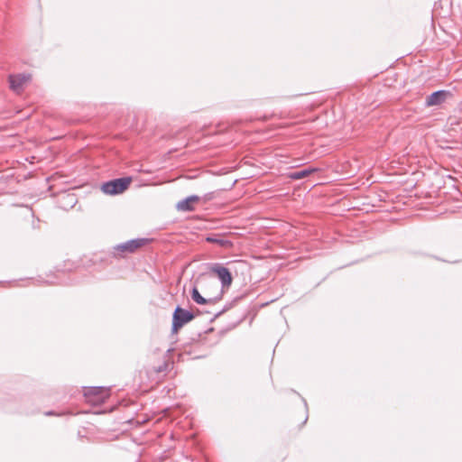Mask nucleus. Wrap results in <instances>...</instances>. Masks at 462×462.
I'll return each mask as SVG.
<instances>
[{
    "label": "nucleus",
    "instance_id": "nucleus-5",
    "mask_svg": "<svg viewBox=\"0 0 462 462\" xmlns=\"http://www.w3.org/2000/svg\"><path fill=\"white\" fill-rule=\"evenodd\" d=\"M204 293L206 297H203L197 287H193L191 291V298L198 304H216L223 298V291H219L217 295H213L210 291L205 288Z\"/></svg>",
    "mask_w": 462,
    "mask_h": 462
},
{
    "label": "nucleus",
    "instance_id": "nucleus-11",
    "mask_svg": "<svg viewBox=\"0 0 462 462\" xmlns=\"http://www.w3.org/2000/svg\"><path fill=\"white\" fill-rule=\"evenodd\" d=\"M205 240L208 243L218 245L223 248H230L233 245L231 241L221 237L219 235L208 236Z\"/></svg>",
    "mask_w": 462,
    "mask_h": 462
},
{
    "label": "nucleus",
    "instance_id": "nucleus-13",
    "mask_svg": "<svg viewBox=\"0 0 462 462\" xmlns=\"http://www.w3.org/2000/svg\"><path fill=\"white\" fill-rule=\"evenodd\" d=\"M75 269H76V266H75L74 263H72L70 261H67L64 263L63 267L57 266L56 271L58 273H65L73 272Z\"/></svg>",
    "mask_w": 462,
    "mask_h": 462
},
{
    "label": "nucleus",
    "instance_id": "nucleus-19",
    "mask_svg": "<svg viewBox=\"0 0 462 462\" xmlns=\"http://www.w3.org/2000/svg\"><path fill=\"white\" fill-rule=\"evenodd\" d=\"M291 394L299 398L295 392H292Z\"/></svg>",
    "mask_w": 462,
    "mask_h": 462
},
{
    "label": "nucleus",
    "instance_id": "nucleus-12",
    "mask_svg": "<svg viewBox=\"0 0 462 462\" xmlns=\"http://www.w3.org/2000/svg\"><path fill=\"white\" fill-rule=\"evenodd\" d=\"M316 171H318V169L316 168H308L300 171H295L289 174V178L291 180H301Z\"/></svg>",
    "mask_w": 462,
    "mask_h": 462
},
{
    "label": "nucleus",
    "instance_id": "nucleus-2",
    "mask_svg": "<svg viewBox=\"0 0 462 462\" xmlns=\"http://www.w3.org/2000/svg\"><path fill=\"white\" fill-rule=\"evenodd\" d=\"M82 392L86 402L91 405L104 403L111 394L110 387L104 386H84Z\"/></svg>",
    "mask_w": 462,
    "mask_h": 462
},
{
    "label": "nucleus",
    "instance_id": "nucleus-6",
    "mask_svg": "<svg viewBox=\"0 0 462 462\" xmlns=\"http://www.w3.org/2000/svg\"><path fill=\"white\" fill-rule=\"evenodd\" d=\"M32 76L30 74H14L9 76L8 82L12 90L20 92L23 90V86L30 82Z\"/></svg>",
    "mask_w": 462,
    "mask_h": 462
},
{
    "label": "nucleus",
    "instance_id": "nucleus-7",
    "mask_svg": "<svg viewBox=\"0 0 462 462\" xmlns=\"http://www.w3.org/2000/svg\"><path fill=\"white\" fill-rule=\"evenodd\" d=\"M212 272L217 274V278L221 282V289L224 291L225 288H228L233 281L232 274L228 268L224 267L220 264H216L212 268Z\"/></svg>",
    "mask_w": 462,
    "mask_h": 462
},
{
    "label": "nucleus",
    "instance_id": "nucleus-16",
    "mask_svg": "<svg viewBox=\"0 0 462 462\" xmlns=\"http://www.w3.org/2000/svg\"><path fill=\"white\" fill-rule=\"evenodd\" d=\"M303 408H304L305 411H304V414H303L302 420H301V422H300L301 424H305V423H306V421H307V420H308L306 405H304V407H303Z\"/></svg>",
    "mask_w": 462,
    "mask_h": 462
},
{
    "label": "nucleus",
    "instance_id": "nucleus-1",
    "mask_svg": "<svg viewBox=\"0 0 462 462\" xmlns=\"http://www.w3.org/2000/svg\"><path fill=\"white\" fill-rule=\"evenodd\" d=\"M152 238L140 237L128 240L113 247L111 255L114 258H125L130 254H134L140 248L152 242Z\"/></svg>",
    "mask_w": 462,
    "mask_h": 462
},
{
    "label": "nucleus",
    "instance_id": "nucleus-10",
    "mask_svg": "<svg viewBox=\"0 0 462 462\" xmlns=\"http://www.w3.org/2000/svg\"><path fill=\"white\" fill-rule=\"evenodd\" d=\"M200 197L197 195H191L178 202L176 208L180 211H193L195 209L193 203L199 202Z\"/></svg>",
    "mask_w": 462,
    "mask_h": 462
},
{
    "label": "nucleus",
    "instance_id": "nucleus-15",
    "mask_svg": "<svg viewBox=\"0 0 462 462\" xmlns=\"http://www.w3.org/2000/svg\"><path fill=\"white\" fill-rule=\"evenodd\" d=\"M167 364L164 362L162 365H159L157 368H154L156 373L163 372L167 369Z\"/></svg>",
    "mask_w": 462,
    "mask_h": 462
},
{
    "label": "nucleus",
    "instance_id": "nucleus-17",
    "mask_svg": "<svg viewBox=\"0 0 462 462\" xmlns=\"http://www.w3.org/2000/svg\"><path fill=\"white\" fill-rule=\"evenodd\" d=\"M229 309V307H225L221 311L217 312L216 315H215V318H217L219 317L222 313H224L226 310H227Z\"/></svg>",
    "mask_w": 462,
    "mask_h": 462
},
{
    "label": "nucleus",
    "instance_id": "nucleus-8",
    "mask_svg": "<svg viewBox=\"0 0 462 462\" xmlns=\"http://www.w3.org/2000/svg\"><path fill=\"white\" fill-rule=\"evenodd\" d=\"M449 95V91L447 90L435 91L426 97L425 105L427 106H439L444 103Z\"/></svg>",
    "mask_w": 462,
    "mask_h": 462
},
{
    "label": "nucleus",
    "instance_id": "nucleus-4",
    "mask_svg": "<svg viewBox=\"0 0 462 462\" xmlns=\"http://www.w3.org/2000/svg\"><path fill=\"white\" fill-rule=\"evenodd\" d=\"M132 182L131 177H123L106 181L102 185V191L108 195H117L128 189Z\"/></svg>",
    "mask_w": 462,
    "mask_h": 462
},
{
    "label": "nucleus",
    "instance_id": "nucleus-20",
    "mask_svg": "<svg viewBox=\"0 0 462 462\" xmlns=\"http://www.w3.org/2000/svg\"><path fill=\"white\" fill-rule=\"evenodd\" d=\"M268 118H270V117L267 116H264L263 120H267Z\"/></svg>",
    "mask_w": 462,
    "mask_h": 462
},
{
    "label": "nucleus",
    "instance_id": "nucleus-9",
    "mask_svg": "<svg viewBox=\"0 0 462 462\" xmlns=\"http://www.w3.org/2000/svg\"><path fill=\"white\" fill-rule=\"evenodd\" d=\"M199 283L200 284L203 291H205V288H207V291H210L213 295H217L219 292V291H222L224 292V291L221 288H219L217 281L210 276L200 277L199 280Z\"/></svg>",
    "mask_w": 462,
    "mask_h": 462
},
{
    "label": "nucleus",
    "instance_id": "nucleus-3",
    "mask_svg": "<svg viewBox=\"0 0 462 462\" xmlns=\"http://www.w3.org/2000/svg\"><path fill=\"white\" fill-rule=\"evenodd\" d=\"M195 314L180 306H177L172 314L171 333L175 334L187 323L194 319Z\"/></svg>",
    "mask_w": 462,
    "mask_h": 462
},
{
    "label": "nucleus",
    "instance_id": "nucleus-14",
    "mask_svg": "<svg viewBox=\"0 0 462 462\" xmlns=\"http://www.w3.org/2000/svg\"><path fill=\"white\" fill-rule=\"evenodd\" d=\"M214 198H215V192L212 191V192H208V193L205 194L202 198H200V199H202L204 202H208V201L212 200Z\"/></svg>",
    "mask_w": 462,
    "mask_h": 462
},
{
    "label": "nucleus",
    "instance_id": "nucleus-18",
    "mask_svg": "<svg viewBox=\"0 0 462 462\" xmlns=\"http://www.w3.org/2000/svg\"><path fill=\"white\" fill-rule=\"evenodd\" d=\"M45 415L46 416H51V415H60L59 413H56L55 411H46L45 412Z\"/></svg>",
    "mask_w": 462,
    "mask_h": 462
}]
</instances>
